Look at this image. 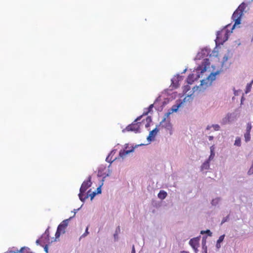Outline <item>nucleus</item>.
<instances>
[{
    "label": "nucleus",
    "mask_w": 253,
    "mask_h": 253,
    "mask_svg": "<svg viewBox=\"0 0 253 253\" xmlns=\"http://www.w3.org/2000/svg\"><path fill=\"white\" fill-rule=\"evenodd\" d=\"M210 150H211V155L209 156V158L208 159L209 160H212L215 156V153L214 152V147L213 145L211 146L210 147Z\"/></svg>",
    "instance_id": "nucleus-16"
},
{
    "label": "nucleus",
    "mask_w": 253,
    "mask_h": 253,
    "mask_svg": "<svg viewBox=\"0 0 253 253\" xmlns=\"http://www.w3.org/2000/svg\"><path fill=\"white\" fill-rule=\"evenodd\" d=\"M211 127H212V126H208L207 127V129H210Z\"/></svg>",
    "instance_id": "nucleus-39"
},
{
    "label": "nucleus",
    "mask_w": 253,
    "mask_h": 253,
    "mask_svg": "<svg viewBox=\"0 0 253 253\" xmlns=\"http://www.w3.org/2000/svg\"><path fill=\"white\" fill-rule=\"evenodd\" d=\"M91 177L89 176L86 181H84L82 183L80 189L79 197L81 201H84L88 198V195H85V192L87 189L91 185Z\"/></svg>",
    "instance_id": "nucleus-4"
},
{
    "label": "nucleus",
    "mask_w": 253,
    "mask_h": 253,
    "mask_svg": "<svg viewBox=\"0 0 253 253\" xmlns=\"http://www.w3.org/2000/svg\"><path fill=\"white\" fill-rule=\"evenodd\" d=\"M245 4L244 3H242L233 13L232 19L235 23L233 26L232 30H233L236 25H239L241 23V17L243 14V12L245 10Z\"/></svg>",
    "instance_id": "nucleus-2"
},
{
    "label": "nucleus",
    "mask_w": 253,
    "mask_h": 253,
    "mask_svg": "<svg viewBox=\"0 0 253 253\" xmlns=\"http://www.w3.org/2000/svg\"><path fill=\"white\" fill-rule=\"evenodd\" d=\"M205 232H206L207 233H208L210 236H211V232L210 231V230H207L206 231H202L201 232V234H203Z\"/></svg>",
    "instance_id": "nucleus-32"
},
{
    "label": "nucleus",
    "mask_w": 253,
    "mask_h": 253,
    "mask_svg": "<svg viewBox=\"0 0 253 253\" xmlns=\"http://www.w3.org/2000/svg\"><path fill=\"white\" fill-rule=\"evenodd\" d=\"M244 137L246 142L250 141L251 139L250 132H246L244 134Z\"/></svg>",
    "instance_id": "nucleus-18"
},
{
    "label": "nucleus",
    "mask_w": 253,
    "mask_h": 253,
    "mask_svg": "<svg viewBox=\"0 0 253 253\" xmlns=\"http://www.w3.org/2000/svg\"><path fill=\"white\" fill-rule=\"evenodd\" d=\"M248 173L250 175L252 174L253 173V163L252 167L249 169Z\"/></svg>",
    "instance_id": "nucleus-27"
},
{
    "label": "nucleus",
    "mask_w": 253,
    "mask_h": 253,
    "mask_svg": "<svg viewBox=\"0 0 253 253\" xmlns=\"http://www.w3.org/2000/svg\"><path fill=\"white\" fill-rule=\"evenodd\" d=\"M44 251L47 253V250H48V247H47V245H45L44 248Z\"/></svg>",
    "instance_id": "nucleus-34"
},
{
    "label": "nucleus",
    "mask_w": 253,
    "mask_h": 253,
    "mask_svg": "<svg viewBox=\"0 0 253 253\" xmlns=\"http://www.w3.org/2000/svg\"><path fill=\"white\" fill-rule=\"evenodd\" d=\"M96 193L95 192L91 193L90 190H89L87 191V194L88 195V197L90 196L91 200H92V199L94 198V197L96 195Z\"/></svg>",
    "instance_id": "nucleus-19"
},
{
    "label": "nucleus",
    "mask_w": 253,
    "mask_h": 253,
    "mask_svg": "<svg viewBox=\"0 0 253 253\" xmlns=\"http://www.w3.org/2000/svg\"><path fill=\"white\" fill-rule=\"evenodd\" d=\"M206 239H203V240H202L203 249L206 251V252H207V246H206Z\"/></svg>",
    "instance_id": "nucleus-24"
},
{
    "label": "nucleus",
    "mask_w": 253,
    "mask_h": 253,
    "mask_svg": "<svg viewBox=\"0 0 253 253\" xmlns=\"http://www.w3.org/2000/svg\"><path fill=\"white\" fill-rule=\"evenodd\" d=\"M212 127H213L214 130H218L220 128V126L218 125H213L212 126Z\"/></svg>",
    "instance_id": "nucleus-26"
},
{
    "label": "nucleus",
    "mask_w": 253,
    "mask_h": 253,
    "mask_svg": "<svg viewBox=\"0 0 253 253\" xmlns=\"http://www.w3.org/2000/svg\"><path fill=\"white\" fill-rule=\"evenodd\" d=\"M141 118L142 116L137 117L131 124L128 125L123 131H134L135 133L139 132L141 123L138 121Z\"/></svg>",
    "instance_id": "nucleus-5"
},
{
    "label": "nucleus",
    "mask_w": 253,
    "mask_h": 253,
    "mask_svg": "<svg viewBox=\"0 0 253 253\" xmlns=\"http://www.w3.org/2000/svg\"><path fill=\"white\" fill-rule=\"evenodd\" d=\"M158 131H159V130L157 128H155V129H154L153 130L151 131L149 133V135L147 139H151L152 137H155V136L156 135L157 133L158 132Z\"/></svg>",
    "instance_id": "nucleus-15"
},
{
    "label": "nucleus",
    "mask_w": 253,
    "mask_h": 253,
    "mask_svg": "<svg viewBox=\"0 0 253 253\" xmlns=\"http://www.w3.org/2000/svg\"><path fill=\"white\" fill-rule=\"evenodd\" d=\"M148 126H149V125L147 124L146 125V127H148Z\"/></svg>",
    "instance_id": "nucleus-41"
},
{
    "label": "nucleus",
    "mask_w": 253,
    "mask_h": 253,
    "mask_svg": "<svg viewBox=\"0 0 253 253\" xmlns=\"http://www.w3.org/2000/svg\"><path fill=\"white\" fill-rule=\"evenodd\" d=\"M190 86L188 85H187L184 86V90L183 91L186 93L189 90H190Z\"/></svg>",
    "instance_id": "nucleus-28"
},
{
    "label": "nucleus",
    "mask_w": 253,
    "mask_h": 253,
    "mask_svg": "<svg viewBox=\"0 0 253 253\" xmlns=\"http://www.w3.org/2000/svg\"><path fill=\"white\" fill-rule=\"evenodd\" d=\"M252 84L251 83L250 84H248L247 85L246 93H248L249 91H250L251 86H252Z\"/></svg>",
    "instance_id": "nucleus-29"
},
{
    "label": "nucleus",
    "mask_w": 253,
    "mask_h": 253,
    "mask_svg": "<svg viewBox=\"0 0 253 253\" xmlns=\"http://www.w3.org/2000/svg\"><path fill=\"white\" fill-rule=\"evenodd\" d=\"M179 108V105H173L168 112L165 114V116L169 118V116L173 112H176Z\"/></svg>",
    "instance_id": "nucleus-9"
},
{
    "label": "nucleus",
    "mask_w": 253,
    "mask_h": 253,
    "mask_svg": "<svg viewBox=\"0 0 253 253\" xmlns=\"http://www.w3.org/2000/svg\"><path fill=\"white\" fill-rule=\"evenodd\" d=\"M219 198H217V199H215L214 200H213L212 201V204L214 205L215 204H216V203H217L219 202Z\"/></svg>",
    "instance_id": "nucleus-31"
},
{
    "label": "nucleus",
    "mask_w": 253,
    "mask_h": 253,
    "mask_svg": "<svg viewBox=\"0 0 253 253\" xmlns=\"http://www.w3.org/2000/svg\"><path fill=\"white\" fill-rule=\"evenodd\" d=\"M134 151V148H132L130 150H124L123 151H121L119 153V155L121 157L124 158L126 155L129 154L130 153L133 152Z\"/></svg>",
    "instance_id": "nucleus-11"
},
{
    "label": "nucleus",
    "mask_w": 253,
    "mask_h": 253,
    "mask_svg": "<svg viewBox=\"0 0 253 253\" xmlns=\"http://www.w3.org/2000/svg\"><path fill=\"white\" fill-rule=\"evenodd\" d=\"M166 117L161 122V125L163 127H164L168 129H169L171 128V126L170 123V121L169 120H166Z\"/></svg>",
    "instance_id": "nucleus-8"
},
{
    "label": "nucleus",
    "mask_w": 253,
    "mask_h": 253,
    "mask_svg": "<svg viewBox=\"0 0 253 253\" xmlns=\"http://www.w3.org/2000/svg\"><path fill=\"white\" fill-rule=\"evenodd\" d=\"M217 74V73H211L206 79L202 80L200 84L201 87L205 89L210 86L212 82L215 80Z\"/></svg>",
    "instance_id": "nucleus-6"
},
{
    "label": "nucleus",
    "mask_w": 253,
    "mask_h": 253,
    "mask_svg": "<svg viewBox=\"0 0 253 253\" xmlns=\"http://www.w3.org/2000/svg\"><path fill=\"white\" fill-rule=\"evenodd\" d=\"M146 121L148 122H151V117H147V118H146Z\"/></svg>",
    "instance_id": "nucleus-33"
},
{
    "label": "nucleus",
    "mask_w": 253,
    "mask_h": 253,
    "mask_svg": "<svg viewBox=\"0 0 253 253\" xmlns=\"http://www.w3.org/2000/svg\"><path fill=\"white\" fill-rule=\"evenodd\" d=\"M167 196V193L164 190H161L159 194H158V198L161 200H164V199H165Z\"/></svg>",
    "instance_id": "nucleus-14"
},
{
    "label": "nucleus",
    "mask_w": 253,
    "mask_h": 253,
    "mask_svg": "<svg viewBox=\"0 0 253 253\" xmlns=\"http://www.w3.org/2000/svg\"><path fill=\"white\" fill-rule=\"evenodd\" d=\"M131 253H135V249H134V246H133V247H132Z\"/></svg>",
    "instance_id": "nucleus-35"
},
{
    "label": "nucleus",
    "mask_w": 253,
    "mask_h": 253,
    "mask_svg": "<svg viewBox=\"0 0 253 253\" xmlns=\"http://www.w3.org/2000/svg\"><path fill=\"white\" fill-rule=\"evenodd\" d=\"M252 129L251 123H248L247 125L246 132H250Z\"/></svg>",
    "instance_id": "nucleus-22"
},
{
    "label": "nucleus",
    "mask_w": 253,
    "mask_h": 253,
    "mask_svg": "<svg viewBox=\"0 0 253 253\" xmlns=\"http://www.w3.org/2000/svg\"><path fill=\"white\" fill-rule=\"evenodd\" d=\"M228 27V26L217 32L216 42L219 44H222L228 40L230 34L232 33V31H230L227 29Z\"/></svg>",
    "instance_id": "nucleus-3"
},
{
    "label": "nucleus",
    "mask_w": 253,
    "mask_h": 253,
    "mask_svg": "<svg viewBox=\"0 0 253 253\" xmlns=\"http://www.w3.org/2000/svg\"><path fill=\"white\" fill-rule=\"evenodd\" d=\"M209 159L205 161L201 166V170L208 169L210 168V161Z\"/></svg>",
    "instance_id": "nucleus-12"
},
{
    "label": "nucleus",
    "mask_w": 253,
    "mask_h": 253,
    "mask_svg": "<svg viewBox=\"0 0 253 253\" xmlns=\"http://www.w3.org/2000/svg\"><path fill=\"white\" fill-rule=\"evenodd\" d=\"M228 218H229V215L227 216L226 217H224L221 221V224H223L224 222H225L226 221H227Z\"/></svg>",
    "instance_id": "nucleus-30"
},
{
    "label": "nucleus",
    "mask_w": 253,
    "mask_h": 253,
    "mask_svg": "<svg viewBox=\"0 0 253 253\" xmlns=\"http://www.w3.org/2000/svg\"><path fill=\"white\" fill-rule=\"evenodd\" d=\"M88 226H87L86 228V229H85V232L82 235V237H85L86 236H87L88 234H89V232L88 231Z\"/></svg>",
    "instance_id": "nucleus-25"
},
{
    "label": "nucleus",
    "mask_w": 253,
    "mask_h": 253,
    "mask_svg": "<svg viewBox=\"0 0 253 253\" xmlns=\"http://www.w3.org/2000/svg\"><path fill=\"white\" fill-rule=\"evenodd\" d=\"M181 253H188L187 252L183 251Z\"/></svg>",
    "instance_id": "nucleus-40"
},
{
    "label": "nucleus",
    "mask_w": 253,
    "mask_h": 253,
    "mask_svg": "<svg viewBox=\"0 0 253 253\" xmlns=\"http://www.w3.org/2000/svg\"><path fill=\"white\" fill-rule=\"evenodd\" d=\"M227 60V56H224V58H223L224 61H225Z\"/></svg>",
    "instance_id": "nucleus-38"
},
{
    "label": "nucleus",
    "mask_w": 253,
    "mask_h": 253,
    "mask_svg": "<svg viewBox=\"0 0 253 253\" xmlns=\"http://www.w3.org/2000/svg\"><path fill=\"white\" fill-rule=\"evenodd\" d=\"M224 235H221L217 241L216 246L217 248H220V243L223 241L224 238Z\"/></svg>",
    "instance_id": "nucleus-17"
},
{
    "label": "nucleus",
    "mask_w": 253,
    "mask_h": 253,
    "mask_svg": "<svg viewBox=\"0 0 253 253\" xmlns=\"http://www.w3.org/2000/svg\"><path fill=\"white\" fill-rule=\"evenodd\" d=\"M97 190L98 193H101V188H100V187L97 188Z\"/></svg>",
    "instance_id": "nucleus-36"
},
{
    "label": "nucleus",
    "mask_w": 253,
    "mask_h": 253,
    "mask_svg": "<svg viewBox=\"0 0 253 253\" xmlns=\"http://www.w3.org/2000/svg\"><path fill=\"white\" fill-rule=\"evenodd\" d=\"M62 232L61 231V230L57 229V231L56 232V233H55L56 238H58L60 237L61 234H62Z\"/></svg>",
    "instance_id": "nucleus-23"
},
{
    "label": "nucleus",
    "mask_w": 253,
    "mask_h": 253,
    "mask_svg": "<svg viewBox=\"0 0 253 253\" xmlns=\"http://www.w3.org/2000/svg\"><path fill=\"white\" fill-rule=\"evenodd\" d=\"M153 104H151L149 107L147 109V111L145 112H144L143 115H147L149 112H150L153 108Z\"/></svg>",
    "instance_id": "nucleus-20"
},
{
    "label": "nucleus",
    "mask_w": 253,
    "mask_h": 253,
    "mask_svg": "<svg viewBox=\"0 0 253 253\" xmlns=\"http://www.w3.org/2000/svg\"><path fill=\"white\" fill-rule=\"evenodd\" d=\"M16 253H32V252L30 251V248L24 247L21 248Z\"/></svg>",
    "instance_id": "nucleus-13"
},
{
    "label": "nucleus",
    "mask_w": 253,
    "mask_h": 253,
    "mask_svg": "<svg viewBox=\"0 0 253 253\" xmlns=\"http://www.w3.org/2000/svg\"><path fill=\"white\" fill-rule=\"evenodd\" d=\"M213 137L212 136H210L209 137V139L210 140H212L213 139Z\"/></svg>",
    "instance_id": "nucleus-37"
},
{
    "label": "nucleus",
    "mask_w": 253,
    "mask_h": 253,
    "mask_svg": "<svg viewBox=\"0 0 253 253\" xmlns=\"http://www.w3.org/2000/svg\"><path fill=\"white\" fill-rule=\"evenodd\" d=\"M241 139L239 137L236 138L234 144L236 146H240L241 145Z\"/></svg>",
    "instance_id": "nucleus-21"
},
{
    "label": "nucleus",
    "mask_w": 253,
    "mask_h": 253,
    "mask_svg": "<svg viewBox=\"0 0 253 253\" xmlns=\"http://www.w3.org/2000/svg\"><path fill=\"white\" fill-rule=\"evenodd\" d=\"M210 64V63L209 60L207 58L204 59L202 64L196 69V72L198 74L195 76L194 74H192L188 76L187 78V82L188 84H192L195 80L199 78L200 77V74L199 73L202 74L206 72L207 69L209 67Z\"/></svg>",
    "instance_id": "nucleus-1"
},
{
    "label": "nucleus",
    "mask_w": 253,
    "mask_h": 253,
    "mask_svg": "<svg viewBox=\"0 0 253 253\" xmlns=\"http://www.w3.org/2000/svg\"><path fill=\"white\" fill-rule=\"evenodd\" d=\"M68 225V222L67 220H64L61 223H60L57 229L61 230V231L62 232V233H65V229L66 228V227Z\"/></svg>",
    "instance_id": "nucleus-10"
},
{
    "label": "nucleus",
    "mask_w": 253,
    "mask_h": 253,
    "mask_svg": "<svg viewBox=\"0 0 253 253\" xmlns=\"http://www.w3.org/2000/svg\"><path fill=\"white\" fill-rule=\"evenodd\" d=\"M199 239L198 238H194L191 239L189 241L190 245L193 248L196 252L198 251L197 248L199 246Z\"/></svg>",
    "instance_id": "nucleus-7"
}]
</instances>
